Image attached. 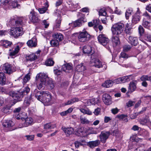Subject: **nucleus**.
<instances>
[{
  "mask_svg": "<svg viewBox=\"0 0 151 151\" xmlns=\"http://www.w3.org/2000/svg\"><path fill=\"white\" fill-rule=\"evenodd\" d=\"M83 51L84 53L90 54L91 55L90 65L91 66H94L98 68L102 67V65L100 61L98 59L96 53H94L93 50L92 48L88 45L83 46Z\"/></svg>",
  "mask_w": 151,
  "mask_h": 151,
  "instance_id": "nucleus-1",
  "label": "nucleus"
},
{
  "mask_svg": "<svg viewBox=\"0 0 151 151\" xmlns=\"http://www.w3.org/2000/svg\"><path fill=\"white\" fill-rule=\"evenodd\" d=\"M36 80L38 82L37 87L39 89H43L46 84H47L51 88L54 87L53 82L45 73H40L37 75Z\"/></svg>",
  "mask_w": 151,
  "mask_h": 151,
  "instance_id": "nucleus-2",
  "label": "nucleus"
},
{
  "mask_svg": "<svg viewBox=\"0 0 151 151\" xmlns=\"http://www.w3.org/2000/svg\"><path fill=\"white\" fill-rule=\"evenodd\" d=\"M124 24L122 23H117L114 24L111 27V31L113 35H118L123 31Z\"/></svg>",
  "mask_w": 151,
  "mask_h": 151,
  "instance_id": "nucleus-3",
  "label": "nucleus"
},
{
  "mask_svg": "<svg viewBox=\"0 0 151 151\" xmlns=\"http://www.w3.org/2000/svg\"><path fill=\"white\" fill-rule=\"evenodd\" d=\"M23 19L18 17L17 16L11 17L8 23V24L11 27H17L21 25L22 24Z\"/></svg>",
  "mask_w": 151,
  "mask_h": 151,
  "instance_id": "nucleus-4",
  "label": "nucleus"
},
{
  "mask_svg": "<svg viewBox=\"0 0 151 151\" xmlns=\"http://www.w3.org/2000/svg\"><path fill=\"white\" fill-rule=\"evenodd\" d=\"M78 36V40L82 42H85L88 41L90 39V35L84 30L80 32Z\"/></svg>",
  "mask_w": 151,
  "mask_h": 151,
  "instance_id": "nucleus-5",
  "label": "nucleus"
},
{
  "mask_svg": "<svg viewBox=\"0 0 151 151\" xmlns=\"http://www.w3.org/2000/svg\"><path fill=\"white\" fill-rule=\"evenodd\" d=\"M23 34V31L22 27H13L10 31V35L15 37L21 36Z\"/></svg>",
  "mask_w": 151,
  "mask_h": 151,
  "instance_id": "nucleus-6",
  "label": "nucleus"
},
{
  "mask_svg": "<svg viewBox=\"0 0 151 151\" xmlns=\"http://www.w3.org/2000/svg\"><path fill=\"white\" fill-rule=\"evenodd\" d=\"M9 94L17 102L22 101V98L23 97V94L20 91L17 92L13 91H11L9 92Z\"/></svg>",
  "mask_w": 151,
  "mask_h": 151,
  "instance_id": "nucleus-7",
  "label": "nucleus"
},
{
  "mask_svg": "<svg viewBox=\"0 0 151 151\" xmlns=\"http://www.w3.org/2000/svg\"><path fill=\"white\" fill-rule=\"evenodd\" d=\"M51 100V95L48 92L45 91L44 94L43 98L41 100V102L44 104L45 105L48 106L50 104V101Z\"/></svg>",
  "mask_w": 151,
  "mask_h": 151,
  "instance_id": "nucleus-8",
  "label": "nucleus"
},
{
  "mask_svg": "<svg viewBox=\"0 0 151 151\" xmlns=\"http://www.w3.org/2000/svg\"><path fill=\"white\" fill-rule=\"evenodd\" d=\"M98 39L99 43L104 46L106 45L109 42V40L104 35H100L98 37Z\"/></svg>",
  "mask_w": 151,
  "mask_h": 151,
  "instance_id": "nucleus-9",
  "label": "nucleus"
},
{
  "mask_svg": "<svg viewBox=\"0 0 151 151\" xmlns=\"http://www.w3.org/2000/svg\"><path fill=\"white\" fill-rule=\"evenodd\" d=\"M110 135V132H101L99 136L101 142L102 143H105Z\"/></svg>",
  "mask_w": 151,
  "mask_h": 151,
  "instance_id": "nucleus-10",
  "label": "nucleus"
},
{
  "mask_svg": "<svg viewBox=\"0 0 151 151\" xmlns=\"http://www.w3.org/2000/svg\"><path fill=\"white\" fill-rule=\"evenodd\" d=\"M132 79V76L129 75L119 78L116 80V82L117 83H125L129 81Z\"/></svg>",
  "mask_w": 151,
  "mask_h": 151,
  "instance_id": "nucleus-11",
  "label": "nucleus"
},
{
  "mask_svg": "<svg viewBox=\"0 0 151 151\" xmlns=\"http://www.w3.org/2000/svg\"><path fill=\"white\" fill-rule=\"evenodd\" d=\"M102 99L103 102L106 105H109L112 103L111 97L109 94H104L102 96Z\"/></svg>",
  "mask_w": 151,
  "mask_h": 151,
  "instance_id": "nucleus-12",
  "label": "nucleus"
},
{
  "mask_svg": "<svg viewBox=\"0 0 151 151\" xmlns=\"http://www.w3.org/2000/svg\"><path fill=\"white\" fill-rule=\"evenodd\" d=\"M99 18L101 19L102 23L104 24L106 23V20L107 19L106 13V10L104 9H101L99 11Z\"/></svg>",
  "mask_w": 151,
  "mask_h": 151,
  "instance_id": "nucleus-13",
  "label": "nucleus"
},
{
  "mask_svg": "<svg viewBox=\"0 0 151 151\" xmlns=\"http://www.w3.org/2000/svg\"><path fill=\"white\" fill-rule=\"evenodd\" d=\"M13 68L11 65L7 63L3 65L2 69L4 72L8 74H10L14 71Z\"/></svg>",
  "mask_w": 151,
  "mask_h": 151,
  "instance_id": "nucleus-14",
  "label": "nucleus"
},
{
  "mask_svg": "<svg viewBox=\"0 0 151 151\" xmlns=\"http://www.w3.org/2000/svg\"><path fill=\"white\" fill-rule=\"evenodd\" d=\"M37 40L35 37H33L27 42V46L30 47H35L37 45Z\"/></svg>",
  "mask_w": 151,
  "mask_h": 151,
  "instance_id": "nucleus-15",
  "label": "nucleus"
},
{
  "mask_svg": "<svg viewBox=\"0 0 151 151\" xmlns=\"http://www.w3.org/2000/svg\"><path fill=\"white\" fill-rule=\"evenodd\" d=\"M129 42L131 45L136 46L138 43V40L137 37L129 36L128 38Z\"/></svg>",
  "mask_w": 151,
  "mask_h": 151,
  "instance_id": "nucleus-16",
  "label": "nucleus"
},
{
  "mask_svg": "<svg viewBox=\"0 0 151 151\" xmlns=\"http://www.w3.org/2000/svg\"><path fill=\"white\" fill-rule=\"evenodd\" d=\"M37 91H35V97L36 99L41 102L42 98H43L44 94H45V91H39L36 92Z\"/></svg>",
  "mask_w": 151,
  "mask_h": 151,
  "instance_id": "nucleus-17",
  "label": "nucleus"
},
{
  "mask_svg": "<svg viewBox=\"0 0 151 151\" xmlns=\"http://www.w3.org/2000/svg\"><path fill=\"white\" fill-rule=\"evenodd\" d=\"M23 119L25 120V122L23 125L24 127H27L32 125L34 123L33 119L31 117H27L25 119L23 118Z\"/></svg>",
  "mask_w": 151,
  "mask_h": 151,
  "instance_id": "nucleus-18",
  "label": "nucleus"
},
{
  "mask_svg": "<svg viewBox=\"0 0 151 151\" xmlns=\"http://www.w3.org/2000/svg\"><path fill=\"white\" fill-rule=\"evenodd\" d=\"M140 40L145 44H147L145 41L151 42V36L149 34H145L142 37L140 38Z\"/></svg>",
  "mask_w": 151,
  "mask_h": 151,
  "instance_id": "nucleus-19",
  "label": "nucleus"
},
{
  "mask_svg": "<svg viewBox=\"0 0 151 151\" xmlns=\"http://www.w3.org/2000/svg\"><path fill=\"white\" fill-rule=\"evenodd\" d=\"M30 13L32 14V17L30 19L33 23H37L39 22V20L37 16V13L34 11L31 12Z\"/></svg>",
  "mask_w": 151,
  "mask_h": 151,
  "instance_id": "nucleus-20",
  "label": "nucleus"
},
{
  "mask_svg": "<svg viewBox=\"0 0 151 151\" xmlns=\"http://www.w3.org/2000/svg\"><path fill=\"white\" fill-rule=\"evenodd\" d=\"M19 50V45H17L16 47L14 48V50L12 49V51L11 49L9 50V51L10 52H9V55L13 58V56L16 55L18 52Z\"/></svg>",
  "mask_w": 151,
  "mask_h": 151,
  "instance_id": "nucleus-21",
  "label": "nucleus"
},
{
  "mask_svg": "<svg viewBox=\"0 0 151 151\" xmlns=\"http://www.w3.org/2000/svg\"><path fill=\"white\" fill-rule=\"evenodd\" d=\"M99 102V100L98 98H93L88 100L87 101V104L88 106L91 105H95Z\"/></svg>",
  "mask_w": 151,
  "mask_h": 151,
  "instance_id": "nucleus-22",
  "label": "nucleus"
},
{
  "mask_svg": "<svg viewBox=\"0 0 151 151\" xmlns=\"http://www.w3.org/2000/svg\"><path fill=\"white\" fill-rule=\"evenodd\" d=\"M6 80L4 73L3 72H0V85L3 86L5 85Z\"/></svg>",
  "mask_w": 151,
  "mask_h": 151,
  "instance_id": "nucleus-23",
  "label": "nucleus"
},
{
  "mask_svg": "<svg viewBox=\"0 0 151 151\" xmlns=\"http://www.w3.org/2000/svg\"><path fill=\"white\" fill-rule=\"evenodd\" d=\"M136 84L134 82H131L129 84L128 87V91L129 92H132L135 91L136 88Z\"/></svg>",
  "mask_w": 151,
  "mask_h": 151,
  "instance_id": "nucleus-24",
  "label": "nucleus"
},
{
  "mask_svg": "<svg viewBox=\"0 0 151 151\" xmlns=\"http://www.w3.org/2000/svg\"><path fill=\"white\" fill-rule=\"evenodd\" d=\"M140 20V16L139 12H137L133 17L132 21L133 23L136 24Z\"/></svg>",
  "mask_w": 151,
  "mask_h": 151,
  "instance_id": "nucleus-25",
  "label": "nucleus"
},
{
  "mask_svg": "<svg viewBox=\"0 0 151 151\" xmlns=\"http://www.w3.org/2000/svg\"><path fill=\"white\" fill-rule=\"evenodd\" d=\"M86 22V21H83L82 18H79L72 24L74 27H80L82 25L83 23Z\"/></svg>",
  "mask_w": 151,
  "mask_h": 151,
  "instance_id": "nucleus-26",
  "label": "nucleus"
},
{
  "mask_svg": "<svg viewBox=\"0 0 151 151\" xmlns=\"http://www.w3.org/2000/svg\"><path fill=\"white\" fill-rule=\"evenodd\" d=\"M99 24V21L98 20L93 19L92 21L88 23V27H90L94 26V28H95Z\"/></svg>",
  "mask_w": 151,
  "mask_h": 151,
  "instance_id": "nucleus-27",
  "label": "nucleus"
},
{
  "mask_svg": "<svg viewBox=\"0 0 151 151\" xmlns=\"http://www.w3.org/2000/svg\"><path fill=\"white\" fill-rule=\"evenodd\" d=\"M62 129L67 136L72 134L73 131V129L72 127H64Z\"/></svg>",
  "mask_w": 151,
  "mask_h": 151,
  "instance_id": "nucleus-28",
  "label": "nucleus"
},
{
  "mask_svg": "<svg viewBox=\"0 0 151 151\" xmlns=\"http://www.w3.org/2000/svg\"><path fill=\"white\" fill-rule=\"evenodd\" d=\"M114 35L112 38V41L114 46H116L120 43L119 38Z\"/></svg>",
  "mask_w": 151,
  "mask_h": 151,
  "instance_id": "nucleus-29",
  "label": "nucleus"
},
{
  "mask_svg": "<svg viewBox=\"0 0 151 151\" xmlns=\"http://www.w3.org/2000/svg\"><path fill=\"white\" fill-rule=\"evenodd\" d=\"M14 125V123L10 120H6L3 122V126L6 128H10Z\"/></svg>",
  "mask_w": 151,
  "mask_h": 151,
  "instance_id": "nucleus-30",
  "label": "nucleus"
},
{
  "mask_svg": "<svg viewBox=\"0 0 151 151\" xmlns=\"http://www.w3.org/2000/svg\"><path fill=\"white\" fill-rule=\"evenodd\" d=\"M0 43L3 47H10L12 44V42L7 40H1Z\"/></svg>",
  "mask_w": 151,
  "mask_h": 151,
  "instance_id": "nucleus-31",
  "label": "nucleus"
},
{
  "mask_svg": "<svg viewBox=\"0 0 151 151\" xmlns=\"http://www.w3.org/2000/svg\"><path fill=\"white\" fill-rule=\"evenodd\" d=\"M72 67L69 64L67 63L63 65L62 66L61 69L63 71L66 72H68V70H71Z\"/></svg>",
  "mask_w": 151,
  "mask_h": 151,
  "instance_id": "nucleus-32",
  "label": "nucleus"
},
{
  "mask_svg": "<svg viewBox=\"0 0 151 151\" xmlns=\"http://www.w3.org/2000/svg\"><path fill=\"white\" fill-rule=\"evenodd\" d=\"M113 83V81L111 80H108L106 81L104 83L102 84V86L106 88H109L111 86Z\"/></svg>",
  "mask_w": 151,
  "mask_h": 151,
  "instance_id": "nucleus-33",
  "label": "nucleus"
},
{
  "mask_svg": "<svg viewBox=\"0 0 151 151\" xmlns=\"http://www.w3.org/2000/svg\"><path fill=\"white\" fill-rule=\"evenodd\" d=\"M100 144V141L99 140H97L95 141L90 142L88 143L89 146L91 148L97 146Z\"/></svg>",
  "mask_w": 151,
  "mask_h": 151,
  "instance_id": "nucleus-34",
  "label": "nucleus"
},
{
  "mask_svg": "<svg viewBox=\"0 0 151 151\" xmlns=\"http://www.w3.org/2000/svg\"><path fill=\"white\" fill-rule=\"evenodd\" d=\"M54 37L56 39V40L59 41H62L63 39V35L60 33H55L53 35Z\"/></svg>",
  "mask_w": 151,
  "mask_h": 151,
  "instance_id": "nucleus-35",
  "label": "nucleus"
},
{
  "mask_svg": "<svg viewBox=\"0 0 151 151\" xmlns=\"http://www.w3.org/2000/svg\"><path fill=\"white\" fill-rule=\"evenodd\" d=\"M26 58L27 60L33 61L36 59L37 58V57L35 54L32 53L26 56Z\"/></svg>",
  "mask_w": 151,
  "mask_h": 151,
  "instance_id": "nucleus-36",
  "label": "nucleus"
},
{
  "mask_svg": "<svg viewBox=\"0 0 151 151\" xmlns=\"http://www.w3.org/2000/svg\"><path fill=\"white\" fill-rule=\"evenodd\" d=\"M76 69V70L78 72H82L86 70L85 67L84 66H83L82 63L77 65Z\"/></svg>",
  "mask_w": 151,
  "mask_h": 151,
  "instance_id": "nucleus-37",
  "label": "nucleus"
},
{
  "mask_svg": "<svg viewBox=\"0 0 151 151\" xmlns=\"http://www.w3.org/2000/svg\"><path fill=\"white\" fill-rule=\"evenodd\" d=\"M62 21L61 17L59 15L56 20L55 27L56 28H60L61 22Z\"/></svg>",
  "mask_w": 151,
  "mask_h": 151,
  "instance_id": "nucleus-38",
  "label": "nucleus"
},
{
  "mask_svg": "<svg viewBox=\"0 0 151 151\" xmlns=\"http://www.w3.org/2000/svg\"><path fill=\"white\" fill-rule=\"evenodd\" d=\"M80 121L81 123L82 124H89L90 122V121L86 118L82 116H80Z\"/></svg>",
  "mask_w": 151,
  "mask_h": 151,
  "instance_id": "nucleus-39",
  "label": "nucleus"
},
{
  "mask_svg": "<svg viewBox=\"0 0 151 151\" xmlns=\"http://www.w3.org/2000/svg\"><path fill=\"white\" fill-rule=\"evenodd\" d=\"M54 63V61L52 58H49L47 59L45 62V64L47 66H52L53 65Z\"/></svg>",
  "mask_w": 151,
  "mask_h": 151,
  "instance_id": "nucleus-40",
  "label": "nucleus"
},
{
  "mask_svg": "<svg viewBox=\"0 0 151 151\" xmlns=\"http://www.w3.org/2000/svg\"><path fill=\"white\" fill-rule=\"evenodd\" d=\"M117 117L120 119H121L125 122H127L128 121L127 115L122 114L120 115H117Z\"/></svg>",
  "mask_w": 151,
  "mask_h": 151,
  "instance_id": "nucleus-41",
  "label": "nucleus"
},
{
  "mask_svg": "<svg viewBox=\"0 0 151 151\" xmlns=\"http://www.w3.org/2000/svg\"><path fill=\"white\" fill-rule=\"evenodd\" d=\"M145 19V18H143L142 24L145 27L148 28L150 26V22L147 21Z\"/></svg>",
  "mask_w": 151,
  "mask_h": 151,
  "instance_id": "nucleus-42",
  "label": "nucleus"
},
{
  "mask_svg": "<svg viewBox=\"0 0 151 151\" xmlns=\"http://www.w3.org/2000/svg\"><path fill=\"white\" fill-rule=\"evenodd\" d=\"M133 12L132 9H127L125 13V17L127 19H128L130 16H131Z\"/></svg>",
  "mask_w": 151,
  "mask_h": 151,
  "instance_id": "nucleus-43",
  "label": "nucleus"
},
{
  "mask_svg": "<svg viewBox=\"0 0 151 151\" xmlns=\"http://www.w3.org/2000/svg\"><path fill=\"white\" fill-rule=\"evenodd\" d=\"M73 110V109L72 108H70L67 110L61 112L60 114L62 116H66L67 114L71 113Z\"/></svg>",
  "mask_w": 151,
  "mask_h": 151,
  "instance_id": "nucleus-44",
  "label": "nucleus"
},
{
  "mask_svg": "<svg viewBox=\"0 0 151 151\" xmlns=\"http://www.w3.org/2000/svg\"><path fill=\"white\" fill-rule=\"evenodd\" d=\"M23 96L24 95L27 94L30 91V89L27 86L24 88V89L23 90H20Z\"/></svg>",
  "mask_w": 151,
  "mask_h": 151,
  "instance_id": "nucleus-45",
  "label": "nucleus"
},
{
  "mask_svg": "<svg viewBox=\"0 0 151 151\" xmlns=\"http://www.w3.org/2000/svg\"><path fill=\"white\" fill-rule=\"evenodd\" d=\"M10 5L12 8H15L18 6H20L19 4H17V2L16 0H14L11 1L10 3Z\"/></svg>",
  "mask_w": 151,
  "mask_h": 151,
  "instance_id": "nucleus-46",
  "label": "nucleus"
},
{
  "mask_svg": "<svg viewBox=\"0 0 151 151\" xmlns=\"http://www.w3.org/2000/svg\"><path fill=\"white\" fill-rule=\"evenodd\" d=\"M46 6H45L46 7H45L42 8H40L39 9L38 11L40 14H43L45 13L47 10V8L48 6V3H46Z\"/></svg>",
  "mask_w": 151,
  "mask_h": 151,
  "instance_id": "nucleus-47",
  "label": "nucleus"
},
{
  "mask_svg": "<svg viewBox=\"0 0 151 151\" xmlns=\"http://www.w3.org/2000/svg\"><path fill=\"white\" fill-rule=\"evenodd\" d=\"M80 111L83 114L88 115H91L92 114V112L88 109H80Z\"/></svg>",
  "mask_w": 151,
  "mask_h": 151,
  "instance_id": "nucleus-48",
  "label": "nucleus"
},
{
  "mask_svg": "<svg viewBox=\"0 0 151 151\" xmlns=\"http://www.w3.org/2000/svg\"><path fill=\"white\" fill-rule=\"evenodd\" d=\"M50 43L52 47L57 46L59 44L58 42L56 40H51Z\"/></svg>",
  "mask_w": 151,
  "mask_h": 151,
  "instance_id": "nucleus-49",
  "label": "nucleus"
},
{
  "mask_svg": "<svg viewBox=\"0 0 151 151\" xmlns=\"http://www.w3.org/2000/svg\"><path fill=\"white\" fill-rule=\"evenodd\" d=\"M140 79L142 81H151V76H143L141 77Z\"/></svg>",
  "mask_w": 151,
  "mask_h": 151,
  "instance_id": "nucleus-50",
  "label": "nucleus"
},
{
  "mask_svg": "<svg viewBox=\"0 0 151 151\" xmlns=\"http://www.w3.org/2000/svg\"><path fill=\"white\" fill-rule=\"evenodd\" d=\"M30 79V76L29 74L28 73L27 74L23 79V83L24 84L26 83Z\"/></svg>",
  "mask_w": 151,
  "mask_h": 151,
  "instance_id": "nucleus-51",
  "label": "nucleus"
},
{
  "mask_svg": "<svg viewBox=\"0 0 151 151\" xmlns=\"http://www.w3.org/2000/svg\"><path fill=\"white\" fill-rule=\"evenodd\" d=\"M143 16L145 17L144 18H145V20H150L151 19V16H150L147 12L144 13Z\"/></svg>",
  "mask_w": 151,
  "mask_h": 151,
  "instance_id": "nucleus-52",
  "label": "nucleus"
},
{
  "mask_svg": "<svg viewBox=\"0 0 151 151\" xmlns=\"http://www.w3.org/2000/svg\"><path fill=\"white\" fill-rule=\"evenodd\" d=\"M10 108L9 106H6L3 109L2 111L5 113H9L10 112Z\"/></svg>",
  "mask_w": 151,
  "mask_h": 151,
  "instance_id": "nucleus-53",
  "label": "nucleus"
},
{
  "mask_svg": "<svg viewBox=\"0 0 151 151\" xmlns=\"http://www.w3.org/2000/svg\"><path fill=\"white\" fill-rule=\"evenodd\" d=\"M138 31L140 36H142L144 33V30L142 26L140 25L139 27Z\"/></svg>",
  "mask_w": 151,
  "mask_h": 151,
  "instance_id": "nucleus-54",
  "label": "nucleus"
},
{
  "mask_svg": "<svg viewBox=\"0 0 151 151\" xmlns=\"http://www.w3.org/2000/svg\"><path fill=\"white\" fill-rule=\"evenodd\" d=\"M123 48L124 51L127 52L131 49V47L129 45H125L123 46Z\"/></svg>",
  "mask_w": 151,
  "mask_h": 151,
  "instance_id": "nucleus-55",
  "label": "nucleus"
},
{
  "mask_svg": "<svg viewBox=\"0 0 151 151\" xmlns=\"http://www.w3.org/2000/svg\"><path fill=\"white\" fill-rule=\"evenodd\" d=\"M148 118H145L139 121L140 124L143 125H147Z\"/></svg>",
  "mask_w": 151,
  "mask_h": 151,
  "instance_id": "nucleus-56",
  "label": "nucleus"
},
{
  "mask_svg": "<svg viewBox=\"0 0 151 151\" xmlns=\"http://www.w3.org/2000/svg\"><path fill=\"white\" fill-rule=\"evenodd\" d=\"M120 55L121 56L120 58V60L121 59V58L126 59H127L129 57L128 55L126 53L123 52H122L121 53Z\"/></svg>",
  "mask_w": 151,
  "mask_h": 151,
  "instance_id": "nucleus-57",
  "label": "nucleus"
},
{
  "mask_svg": "<svg viewBox=\"0 0 151 151\" xmlns=\"http://www.w3.org/2000/svg\"><path fill=\"white\" fill-rule=\"evenodd\" d=\"M27 139L29 141L33 140L34 139V135H28L26 136Z\"/></svg>",
  "mask_w": 151,
  "mask_h": 151,
  "instance_id": "nucleus-58",
  "label": "nucleus"
},
{
  "mask_svg": "<svg viewBox=\"0 0 151 151\" xmlns=\"http://www.w3.org/2000/svg\"><path fill=\"white\" fill-rule=\"evenodd\" d=\"M75 146L76 148H78L80 146L83 145V144L80 142L76 141L74 143Z\"/></svg>",
  "mask_w": 151,
  "mask_h": 151,
  "instance_id": "nucleus-59",
  "label": "nucleus"
},
{
  "mask_svg": "<svg viewBox=\"0 0 151 151\" xmlns=\"http://www.w3.org/2000/svg\"><path fill=\"white\" fill-rule=\"evenodd\" d=\"M100 111L101 109L99 108H97L95 109L93 113L95 115H98L99 114Z\"/></svg>",
  "mask_w": 151,
  "mask_h": 151,
  "instance_id": "nucleus-60",
  "label": "nucleus"
},
{
  "mask_svg": "<svg viewBox=\"0 0 151 151\" xmlns=\"http://www.w3.org/2000/svg\"><path fill=\"white\" fill-rule=\"evenodd\" d=\"M7 32L5 30H0V36H5L7 34Z\"/></svg>",
  "mask_w": 151,
  "mask_h": 151,
  "instance_id": "nucleus-61",
  "label": "nucleus"
},
{
  "mask_svg": "<svg viewBox=\"0 0 151 151\" xmlns=\"http://www.w3.org/2000/svg\"><path fill=\"white\" fill-rule=\"evenodd\" d=\"M125 31L126 34L129 35H130L132 33V31L131 28L125 29Z\"/></svg>",
  "mask_w": 151,
  "mask_h": 151,
  "instance_id": "nucleus-62",
  "label": "nucleus"
},
{
  "mask_svg": "<svg viewBox=\"0 0 151 151\" xmlns=\"http://www.w3.org/2000/svg\"><path fill=\"white\" fill-rule=\"evenodd\" d=\"M44 129L45 130L51 129L50 123H47L45 124L44 125Z\"/></svg>",
  "mask_w": 151,
  "mask_h": 151,
  "instance_id": "nucleus-63",
  "label": "nucleus"
},
{
  "mask_svg": "<svg viewBox=\"0 0 151 151\" xmlns=\"http://www.w3.org/2000/svg\"><path fill=\"white\" fill-rule=\"evenodd\" d=\"M134 103V102L132 101H129L126 103V105L128 107H130L132 106Z\"/></svg>",
  "mask_w": 151,
  "mask_h": 151,
  "instance_id": "nucleus-64",
  "label": "nucleus"
}]
</instances>
